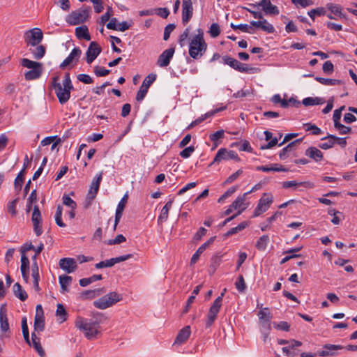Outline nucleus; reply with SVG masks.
<instances>
[{
  "mask_svg": "<svg viewBox=\"0 0 357 357\" xmlns=\"http://www.w3.org/2000/svg\"><path fill=\"white\" fill-rule=\"evenodd\" d=\"M93 316L96 318L94 321H87L82 317H77L75 321L76 327L83 331L86 337L89 340L96 338V335L100 333L99 324L101 320L98 317H102V314L97 312Z\"/></svg>",
  "mask_w": 357,
  "mask_h": 357,
  "instance_id": "f257e3e1",
  "label": "nucleus"
},
{
  "mask_svg": "<svg viewBox=\"0 0 357 357\" xmlns=\"http://www.w3.org/2000/svg\"><path fill=\"white\" fill-rule=\"evenodd\" d=\"M197 32L198 33L192 37L189 43V55L194 59H200L207 49L202 29H199Z\"/></svg>",
  "mask_w": 357,
  "mask_h": 357,
  "instance_id": "f03ea898",
  "label": "nucleus"
},
{
  "mask_svg": "<svg viewBox=\"0 0 357 357\" xmlns=\"http://www.w3.org/2000/svg\"><path fill=\"white\" fill-rule=\"evenodd\" d=\"M74 89L71 82L69 73L64 75L62 85H58L54 89V93L59 100L60 104L63 105L67 102L70 98V91Z\"/></svg>",
  "mask_w": 357,
  "mask_h": 357,
  "instance_id": "7ed1b4c3",
  "label": "nucleus"
},
{
  "mask_svg": "<svg viewBox=\"0 0 357 357\" xmlns=\"http://www.w3.org/2000/svg\"><path fill=\"white\" fill-rule=\"evenodd\" d=\"M90 8H81L68 15L66 21L70 25H76L84 22L89 17Z\"/></svg>",
  "mask_w": 357,
  "mask_h": 357,
  "instance_id": "20e7f679",
  "label": "nucleus"
},
{
  "mask_svg": "<svg viewBox=\"0 0 357 357\" xmlns=\"http://www.w3.org/2000/svg\"><path fill=\"white\" fill-rule=\"evenodd\" d=\"M43 38V33L39 28L31 29L24 33V41L31 46L38 45Z\"/></svg>",
  "mask_w": 357,
  "mask_h": 357,
  "instance_id": "39448f33",
  "label": "nucleus"
},
{
  "mask_svg": "<svg viewBox=\"0 0 357 357\" xmlns=\"http://www.w3.org/2000/svg\"><path fill=\"white\" fill-rule=\"evenodd\" d=\"M81 55L82 51L79 47L73 48L68 57L60 64L59 68L61 69H65L66 68H73L78 63Z\"/></svg>",
  "mask_w": 357,
  "mask_h": 357,
  "instance_id": "423d86ee",
  "label": "nucleus"
},
{
  "mask_svg": "<svg viewBox=\"0 0 357 357\" xmlns=\"http://www.w3.org/2000/svg\"><path fill=\"white\" fill-rule=\"evenodd\" d=\"M273 202V197L271 194L264 193L259 199L257 207L255 209L253 217H257L266 211Z\"/></svg>",
  "mask_w": 357,
  "mask_h": 357,
  "instance_id": "0eeeda50",
  "label": "nucleus"
},
{
  "mask_svg": "<svg viewBox=\"0 0 357 357\" xmlns=\"http://www.w3.org/2000/svg\"><path fill=\"white\" fill-rule=\"evenodd\" d=\"M102 173H100L97 175L91 184L90 189L86 197V208H88L91 204L92 201L95 199L98 193L102 180Z\"/></svg>",
  "mask_w": 357,
  "mask_h": 357,
  "instance_id": "6e6552de",
  "label": "nucleus"
},
{
  "mask_svg": "<svg viewBox=\"0 0 357 357\" xmlns=\"http://www.w3.org/2000/svg\"><path fill=\"white\" fill-rule=\"evenodd\" d=\"M155 79L156 75L155 74H149L147 77H145L139 88V90L136 95L137 101H142L148 92L149 86L153 83Z\"/></svg>",
  "mask_w": 357,
  "mask_h": 357,
  "instance_id": "1a4fd4ad",
  "label": "nucleus"
},
{
  "mask_svg": "<svg viewBox=\"0 0 357 357\" xmlns=\"http://www.w3.org/2000/svg\"><path fill=\"white\" fill-rule=\"evenodd\" d=\"M220 297H218L211 306L208 315L207 319L206 320V327L209 328L212 326L215 320L216 319L217 314L220 311V309L221 307L220 306Z\"/></svg>",
  "mask_w": 357,
  "mask_h": 357,
  "instance_id": "9d476101",
  "label": "nucleus"
},
{
  "mask_svg": "<svg viewBox=\"0 0 357 357\" xmlns=\"http://www.w3.org/2000/svg\"><path fill=\"white\" fill-rule=\"evenodd\" d=\"M231 159L237 161L240 160V158H238V155L234 151H228L226 149L222 148L218 150L211 165L215 162H219L223 160H227Z\"/></svg>",
  "mask_w": 357,
  "mask_h": 357,
  "instance_id": "9b49d317",
  "label": "nucleus"
},
{
  "mask_svg": "<svg viewBox=\"0 0 357 357\" xmlns=\"http://www.w3.org/2000/svg\"><path fill=\"white\" fill-rule=\"evenodd\" d=\"M31 220L33 226V231L37 236H39L43 233L41 227L42 218L41 213L38 206H35L32 213Z\"/></svg>",
  "mask_w": 357,
  "mask_h": 357,
  "instance_id": "f8f14e48",
  "label": "nucleus"
},
{
  "mask_svg": "<svg viewBox=\"0 0 357 357\" xmlns=\"http://www.w3.org/2000/svg\"><path fill=\"white\" fill-rule=\"evenodd\" d=\"M223 63L229 66L231 68L241 73H247L248 68L246 64L242 63L238 60L229 56H224L222 58Z\"/></svg>",
  "mask_w": 357,
  "mask_h": 357,
  "instance_id": "ddd939ff",
  "label": "nucleus"
},
{
  "mask_svg": "<svg viewBox=\"0 0 357 357\" xmlns=\"http://www.w3.org/2000/svg\"><path fill=\"white\" fill-rule=\"evenodd\" d=\"M344 347L341 345L326 344L323 346L321 350L317 351L319 356L331 357L337 354V351L342 349Z\"/></svg>",
  "mask_w": 357,
  "mask_h": 357,
  "instance_id": "4468645a",
  "label": "nucleus"
},
{
  "mask_svg": "<svg viewBox=\"0 0 357 357\" xmlns=\"http://www.w3.org/2000/svg\"><path fill=\"white\" fill-rule=\"evenodd\" d=\"M100 52L101 48L99 45L96 42H91L86 52L87 63L91 64L100 54Z\"/></svg>",
  "mask_w": 357,
  "mask_h": 357,
  "instance_id": "2eb2a0df",
  "label": "nucleus"
},
{
  "mask_svg": "<svg viewBox=\"0 0 357 357\" xmlns=\"http://www.w3.org/2000/svg\"><path fill=\"white\" fill-rule=\"evenodd\" d=\"M193 15V7L191 0H183L182 3V22L187 24Z\"/></svg>",
  "mask_w": 357,
  "mask_h": 357,
  "instance_id": "dca6fc26",
  "label": "nucleus"
},
{
  "mask_svg": "<svg viewBox=\"0 0 357 357\" xmlns=\"http://www.w3.org/2000/svg\"><path fill=\"white\" fill-rule=\"evenodd\" d=\"M59 264L60 268L67 273H73L77 268V262L73 258H62L59 260Z\"/></svg>",
  "mask_w": 357,
  "mask_h": 357,
  "instance_id": "f3484780",
  "label": "nucleus"
},
{
  "mask_svg": "<svg viewBox=\"0 0 357 357\" xmlns=\"http://www.w3.org/2000/svg\"><path fill=\"white\" fill-rule=\"evenodd\" d=\"M174 48H169L165 50L158 57L157 65L160 67H166L169 64L171 59L173 57Z\"/></svg>",
  "mask_w": 357,
  "mask_h": 357,
  "instance_id": "a211bd4d",
  "label": "nucleus"
},
{
  "mask_svg": "<svg viewBox=\"0 0 357 357\" xmlns=\"http://www.w3.org/2000/svg\"><path fill=\"white\" fill-rule=\"evenodd\" d=\"M128 194H125L117 205V208H116V213H115L114 230H116V227L122 217L123 211L126 204L128 202Z\"/></svg>",
  "mask_w": 357,
  "mask_h": 357,
  "instance_id": "6ab92c4d",
  "label": "nucleus"
},
{
  "mask_svg": "<svg viewBox=\"0 0 357 357\" xmlns=\"http://www.w3.org/2000/svg\"><path fill=\"white\" fill-rule=\"evenodd\" d=\"M327 8L333 13L335 16L332 15V14H328L327 17L331 20H335L336 17H338L340 19L346 18V15L342 13V8L339 5L333 4L332 3H329L326 5Z\"/></svg>",
  "mask_w": 357,
  "mask_h": 357,
  "instance_id": "aec40b11",
  "label": "nucleus"
},
{
  "mask_svg": "<svg viewBox=\"0 0 357 357\" xmlns=\"http://www.w3.org/2000/svg\"><path fill=\"white\" fill-rule=\"evenodd\" d=\"M250 24L252 26L259 28L264 31H266L268 33H272L275 31L274 26L268 22L267 20L265 19H263V20L259 21H252L250 22Z\"/></svg>",
  "mask_w": 357,
  "mask_h": 357,
  "instance_id": "412c9836",
  "label": "nucleus"
},
{
  "mask_svg": "<svg viewBox=\"0 0 357 357\" xmlns=\"http://www.w3.org/2000/svg\"><path fill=\"white\" fill-rule=\"evenodd\" d=\"M215 237L213 236V237H211V238H209L206 242H205L204 244H202L198 249L195 252V253L192 255V258H191V260H190V263L191 264H195L197 260L199 259V256L201 255V254H202L204 252V251L211 245L213 243V242L214 241Z\"/></svg>",
  "mask_w": 357,
  "mask_h": 357,
  "instance_id": "4be33fe9",
  "label": "nucleus"
},
{
  "mask_svg": "<svg viewBox=\"0 0 357 357\" xmlns=\"http://www.w3.org/2000/svg\"><path fill=\"white\" fill-rule=\"evenodd\" d=\"M190 333V327L189 326H185L178 332L174 344H181L185 342L189 338Z\"/></svg>",
  "mask_w": 357,
  "mask_h": 357,
  "instance_id": "5701e85b",
  "label": "nucleus"
},
{
  "mask_svg": "<svg viewBox=\"0 0 357 357\" xmlns=\"http://www.w3.org/2000/svg\"><path fill=\"white\" fill-rule=\"evenodd\" d=\"M299 186H303L305 188H312L314 187V185L310 181L297 182L296 181H289L282 183L284 188H297Z\"/></svg>",
  "mask_w": 357,
  "mask_h": 357,
  "instance_id": "b1692460",
  "label": "nucleus"
},
{
  "mask_svg": "<svg viewBox=\"0 0 357 357\" xmlns=\"http://www.w3.org/2000/svg\"><path fill=\"white\" fill-rule=\"evenodd\" d=\"M302 345V342L298 340H291L289 342V344L287 347H282V351L287 355L289 356H295L297 355V353L294 351H291L296 347H300Z\"/></svg>",
  "mask_w": 357,
  "mask_h": 357,
  "instance_id": "393cba45",
  "label": "nucleus"
},
{
  "mask_svg": "<svg viewBox=\"0 0 357 357\" xmlns=\"http://www.w3.org/2000/svg\"><path fill=\"white\" fill-rule=\"evenodd\" d=\"M305 154L313 159L316 162H319L323 159L322 152L316 147H310L306 151Z\"/></svg>",
  "mask_w": 357,
  "mask_h": 357,
  "instance_id": "a878e982",
  "label": "nucleus"
},
{
  "mask_svg": "<svg viewBox=\"0 0 357 357\" xmlns=\"http://www.w3.org/2000/svg\"><path fill=\"white\" fill-rule=\"evenodd\" d=\"M173 201L169 200L166 203L161 210L160 214L158 217V222L159 224H162L168 219L169 211L172 208Z\"/></svg>",
  "mask_w": 357,
  "mask_h": 357,
  "instance_id": "bb28decb",
  "label": "nucleus"
},
{
  "mask_svg": "<svg viewBox=\"0 0 357 357\" xmlns=\"http://www.w3.org/2000/svg\"><path fill=\"white\" fill-rule=\"evenodd\" d=\"M31 342L33 348L38 353L40 357H44L45 353L40 344V338L37 336L35 332H33L31 334Z\"/></svg>",
  "mask_w": 357,
  "mask_h": 357,
  "instance_id": "cd10ccee",
  "label": "nucleus"
},
{
  "mask_svg": "<svg viewBox=\"0 0 357 357\" xmlns=\"http://www.w3.org/2000/svg\"><path fill=\"white\" fill-rule=\"evenodd\" d=\"M0 328L3 332H8L9 331V324L7 318L6 310L3 307L0 309Z\"/></svg>",
  "mask_w": 357,
  "mask_h": 357,
  "instance_id": "c85d7f7f",
  "label": "nucleus"
},
{
  "mask_svg": "<svg viewBox=\"0 0 357 357\" xmlns=\"http://www.w3.org/2000/svg\"><path fill=\"white\" fill-rule=\"evenodd\" d=\"M43 69L41 67H38L34 69H31L24 74L26 80H33L39 78L42 75Z\"/></svg>",
  "mask_w": 357,
  "mask_h": 357,
  "instance_id": "c756f323",
  "label": "nucleus"
},
{
  "mask_svg": "<svg viewBox=\"0 0 357 357\" xmlns=\"http://www.w3.org/2000/svg\"><path fill=\"white\" fill-rule=\"evenodd\" d=\"M302 141V139H296L290 144H289L287 146L283 148V149L280 153V158L281 160L286 159L288 156V153L290 152L294 147H295L296 145L299 144Z\"/></svg>",
  "mask_w": 357,
  "mask_h": 357,
  "instance_id": "7c9ffc66",
  "label": "nucleus"
},
{
  "mask_svg": "<svg viewBox=\"0 0 357 357\" xmlns=\"http://www.w3.org/2000/svg\"><path fill=\"white\" fill-rule=\"evenodd\" d=\"M14 295L20 301H24L28 296L26 292L22 289V286L16 282L13 287Z\"/></svg>",
  "mask_w": 357,
  "mask_h": 357,
  "instance_id": "2f4dec72",
  "label": "nucleus"
},
{
  "mask_svg": "<svg viewBox=\"0 0 357 357\" xmlns=\"http://www.w3.org/2000/svg\"><path fill=\"white\" fill-rule=\"evenodd\" d=\"M256 169L258 171H263L265 172H287L288 169L282 167V165H279L278 164L273 165L272 167H268L267 166H257Z\"/></svg>",
  "mask_w": 357,
  "mask_h": 357,
  "instance_id": "473e14b6",
  "label": "nucleus"
},
{
  "mask_svg": "<svg viewBox=\"0 0 357 357\" xmlns=\"http://www.w3.org/2000/svg\"><path fill=\"white\" fill-rule=\"evenodd\" d=\"M72 277L66 275H60L59 278V284L61 288V292L64 293L68 291V287L71 284Z\"/></svg>",
  "mask_w": 357,
  "mask_h": 357,
  "instance_id": "72a5a7b5",
  "label": "nucleus"
},
{
  "mask_svg": "<svg viewBox=\"0 0 357 357\" xmlns=\"http://www.w3.org/2000/svg\"><path fill=\"white\" fill-rule=\"evenodd\" d=\"M75 34L78 38H83L86 40H90L91 36L87 26H82L75 29Z\"/></svg>",
  "mask_w": 357,
  "mask_h": 357,
  "instance_id": "f704fd0d",
  "label": "nucleus"
},
{
  "mask_svg": "<svg viewBox=\"0 0 357 357\" xmlns=\"http://www.w3.org/2000/svg\"><path fill=\"white\" fill-rule=\"evenodd\" d=\"M248 193H244L242 196H238L234 202L231 204V206L235 209L241 210L243 207H247V204H244Z\"/></svg>",
  "mask_w": 357,
  "mask_h": 357,
  "instance_id": "c9c22d12",
  "label": "nucleus"
},
{
  "mask_svg": "<svg viewBox=\"0 0 357 357\" xmlns=\"http://www.w3.org/2000/svg\"><path fill=\"white\" fill-rule=\"evenodd\" d=\"M106 297L109 307L112 306L117 302H119L122 300V296L121 294H119L116 291H112L106 294Z\"/></svg>",
  "mask_w": 357,
  "mask_h": 357,
  "instance_id": "e433bc0d",
  "label": "nucleus"
},
{
  "mask_svg": "<svg viewBox=\"0 0 357 357\" xmlns=\"http://www.w3.org/2000/svg\"><path fill=\"white\" fill-rule=\"evenodd\" d=\"M321 140H326V142H323L319 144V147L322 149H328L333 146L335 144L334 135H329L327 137H325L321 139Z\"/></svg>",
  "mask_w": 357,
  "mask_h": 357,
  "instance_id": "4c0bfd02",
  "label": "nucleus"
},
{
  "mask_svg": "<svg viewBox=\"0 0 357 357\" xmlns=\"http://www.w3.org/2000/svg\"><path fill=\"white\" fill-rule=\"evenodd\" d=\"M31 52L33 55L34 59H42L46 52L45 47L43 45H36V47L33 50H30Z\"/></svg>",
  "mask_w": 357,
  "mask_h": 357,
  "instance_id": "58836bf2",
  "label": "nucleus"
},
{
  "mask_svg": "<svg viewBox=\"0 0 357 357\" xmlns=\"http://www.w3.org/2000/svg\"><path fill=\"white\" fill-rule=\"evenodd\" d=\"M302 103L305 106H312V105H321L324 103V100L322 98H312L308 97L305 98L303 100Z\"/></svg>",
  "mask_w": 357,
  "mask_h": 357,
  "instance_id": "ea45409f",
  "label": "nucleus"
},
{
  "mask_svg": "<svg viewBox=\"0 0 357 357\" xmlns=\"http://www.w3.org/2000/svg\"><path fill=\"white\" fill-rule=\"evenodd\" d=\"M102 279V277L101 275H93L89 278H82L79 280V285L82 287H86L87 285L90 284L91 283L100 280Z\"/></svg>",
  "mask_w": 357,
  "mask_h": 357,
  "instance_id": "a19ab883",
  "label": "nucleus"
},
{
  "mask_svg": "<svg viewBox=\"0 0 357 357\" xmlns=\"http://www.w3.org/2000/svg\"><path fill=\"white\" fill-rule=\"evenodd\" d=\"M45 329V318L44 317H35L34 319V331L42 332Z\"/></svg>",
  "mask_w": 357,
  "mask_h": 357,
  "instance_id": "79ce46f5",
  "label": "nucleus"
},
{
  "mask_svg": "<svg viewBox=\"0 0 357 357\" xmlns=\"http://www.w3.org/2000/svg\"><path fill=\"white\" fill-rule=\"evenodd\" d=\"M106 295L102 296L99 299L93 302V305L98 309L105 310L109 307V303H107Z\"/></svg>",
  "mask_w": 357,
  "mask_h": 357,
  "instance_id": "37998d69",
  "label": "nucleus"
},
{
  "mask_svg": "<svg viewBox=\"0 0 357 357\" xmlns=\"http://www.w3.org/2000/svg\"><path fill=\"white\" fill-rule=\"evenodd\" d=\"M315 80H317L321 84L327 85V86H333V85L340 84L341 83V81L339 79L324 78V77H316Z\"/></svg>",
  "mask_w": 357,
  "mask_h": 357,
  "instance_id": "c03bdc74",
  "label": "nucleus"
},
{
  "mask_svg": "<svg viewBox=\"0 0 357 357\" xmlns=\"http://www.w3.org/2000/svg\"><path fill=\"white\" fill-rule=\"evenodd\" d=\"M20 63L22 66L29 69H34L42 66V63L29 60L28 59H22Z\"/></svg>",
  "mask_w": 357,
  "mask_h": 357,
  "instance_id": "a18cd8bd",
  "label": "nucleus"
},
{
  "mask_svg": "<svg viewBox=\"0 0 357 357\" xmlns=\"http://www.w3.org/2000/svg\"><path fill=\"white\" fill-rule=\"evenodd\" d=\"M269 242V237L268 235H263L258 240L256 247L259 250H264L266 248L268 243Z\"/></svg>",
  "mask_w": 357,
  "mask_h": 357,
  "instance_id": "49530a36",
  "label": "nucleus"
},
{
  "mask_svg": "<svg viewBox=\"0 0 357 357\" xmlns=\"http://www.w3.org/2000/svg\"><path fill=\"white\" fill-rule=\"evenodd\" d=\"M22 333L24 338L25 342L31 345V341L29 340V329L27 326L26 323V318L23 317L22 320Z\"/></svg>",
  "mask_w": 357,
  "mask_h": 357,
  "instance_id": "de8ad7c7",
  "label": "nucleus"
},
{
  "mask_svg": "<svg viewBox=\"0 0 357 357\" xmlns=\"http://www.w3.org/2000/svg\"><path fill=\"white\" fill-rule=\"evenodd\" d=\"M248 226V223L246 222H241L238 226L231 228L229 229L225 234V236H229L233 234L238 233V231H242Z\"/></svg>",
  "mask_w": 357,
  "mask_h": 357,
  "instance_id": "09e8293b",
  "label": "nucleus"
},
{
  "mask_svg": "<svg viewBox=\"0 0 357 357\" xmlns=\"http://www.w3.org/2000/svg\"><path fill=\"white\" fill-rule=\"evenodd\" d=\"M56 314L59 317L62 322L66 320L67 312L62 304L59 303L57 305Z\"/></svg>",
  "mask_w": 357,
  "mask_h": 357,
  "instance_id": "8fccbe9b",
  "label": "nucleus"
},
{
  "mask_svg": "<svg viewBox=\"0 0 357 357\" xmlns=\"http://www.w3.org/2000/svg\"><path fill=\"white\" fill-rule=\"evenodd\" d=\"M231 27L234 30L239 29L243 32L250 33H252L251 26L246 24H240L238 25H235L234 24L231 23Z\"/></svg>",
  "mask_w": 357,
  "mask_h": 357,
  "instance_id": "3c124183",
  "label": "nucleus"
},
{
  "mask_svg": "<svg viewBox=\"0 0 357 357\" xmlns=\"http://www.w3.org/2000/svg\"><path fill=\"white\" fill-rule=\"evenodd\" d=\"M63 204L68 207H70L71 209H75L77 207L76 202L72 199L68 195H63L62 197Z\"/></svg>",
  "mask_w": 357,
  "mask_h": 357,
  "instance_id": "603ef678",
  "label": "nucleus"
},
{
  "mask_svg": "<svg viewBox=\"0 0 357 357\" xmlns=\"http://www.w3.org/2000/svg\"><path fill=\"white\" fill-rule=\"evenodd\" d=\"M326 14V10L323 7H319L315 9H312L308 12V15L314 20L315 15H324Z\"/></svg>",
  "mask_w": 357,
  "mask_h": 357,
  "instance_id": "864d4df0",
  "label": "nucleus"
},
{
  "mask_svg": "<svg viewBox=\"0 0 357 357\" xmlns=\"http://www.w3.org/2000/svg\"><path fill=\"white\" fill-rule=\"evenodd\" d=\"M236 288L240 292H243L246 289V284L243 275H239L235 283Z\"/></svg>",
  "mask_w": 357,
  "mask_h": 357,
  "instance_id": "5fc2aeb1",
  "label": "nucleus"
},
{
  "mask_svg": "<svg viewBox=\"0 0 357 357\" xmlns=\"http://www.w3.org/2000/svg\"><path fill=\"white\" fill-rule=\"evenodd\" d=\"M208 33L212 38L218 37L220 33L219 25L217 23H213L209 28Z\"/></svg>",
  "mask_w": 357,
  "mask_h": 357,
  "instance_id": "6e6d98bb",
  "label": "nucleus"
},
{
  "mask_svg": "<svg viewBox=\"0 0 357 357\" xmlns=\"http://www.w3.org/2000/svg\"><path fill=\"white\" fill-rule=\"evenodd\" d=\"M93 72L96 76L103 77L107 75L110 73V70L105 69L103 67L96 66L93 68Z\"/></svg>",
  "mask_w": 357,
  "mask_h": 357,
  "instance_id": "4d7b16f0",
  "label": "nucleus"
},
{
  "mask_svg": "<svg viewBox=\"0 0 357 357\" xmlns=\"http://www.w3.org/2000/svg\"><path fill=\"white\" fill-rule=\"evenodd\" d=\"M258 315L259 317L260 320L264 319L266 320V324H269L271 319V316L270 312H268V308L266 307L264 310L259 311Z\"/></svg>",
  "mask_w": 357,
  "mask_h": 357,
  "instance_id": "13d9d810",
  "label": "nucleus"
},
{
  "mask_svg": "<svg viewBox=\"0 0 357 357\" xmlns=\"http://www.w3.org/2000/svg\"><path fill=\"white\" fill-rule=\"evenodd\" d=\"M190 32V27H187L185 31L180 35L178 38V43L181 45V47H183L185 45V41L188 38L189 34Z\"/></svg>",
  "mask_w": 357,
  "mask_h": 357,
  "instance_id": "bf43d9fd",
  "label": "nucleus"
},
{
  "mask_svg": "<svg viewBox=\"0 0 357 357\" xmlns=\"http://www.w3.org/2000/svg\"><path fill=\"white\" fill-rule=\"evenodd\" d=\"M126 241V237L122 234L117 235L115 238L108 240L106 243L107 245H115V244H120L123 242H125Z\"/></svg>",
  "mask_w": 357,
  "mask_h": 357,
  "instance_id": "052dcab7",
  "label": "nucleus"
},
{
  "mask_svg": "<svg viewBox=\"0 0 357 357\" xmlns=\"http://www.w3.org/2000/svg\"><path fill=\"white\" fill-rule=\"evenodd\" d=\"M24 169H23L17 175L15 180V188H19L20 190L22 188V185L24 181Z\"/></svg>",
  "mask_w": 357,
  "mask_h": 357,
  "instance_id": "680f3d73",
  "label": "nucleus"
},
{
  "mask_svg": "<svg viewBox=\"0 0 357 357\" xmlns=\"http://www.w3.org/2000/svg\"><path fill=\"white\" fill-rule=\"evenodd\" d=\"M114 265V262L113 260V258L106 260V261H102L95 265V267L96 268H102L105 267H112Z\"/></svg>",
  "mask_w": 357,
  "mask_h": 357,
  "instance_id": "e2e57ef3",
  "label": "nucleus"
},
{
  "mask_svg": "<svg viewBox=\"0 0 357 357\" xmlns=\"http://www.w3.org/2000/svg\"><path fill=\"white\" fill-rule=\"evenodd\" d=\"M243 174L242 169L237 170L235 173L230 175L224 182V184H229L234 182L236 179L238 178L239 176H241Z\"/></svg>",
  "mask_w": 357,
  "mask_h": 357,
  "instance_id": "0e129e2a",
  "label": "nucleus"
},
{
  "mask_svg": "<svg viewBox=\"0 0 357 357\" xmlns=\"http://www.w3.org/2000/svg\"><path fill=\"white\" fill-rule=\"evenodd\" d=\"M237 190L236 186H233L230 188H229L218 200V202H222L224 199L228 198L229 196H231L233 193H234Z\"/></svg>",
  "mask_w": 357,
  "mask_h": 357,
  "instance_id": "69168bd1",
  "label": "nucleus"
},
{
  "mask_svg": "<svg viewBox=\"0 0 357 357\" xmlns=\"http://www.w3.org/2000/svg\"><path fill=\"white\" fill-rule=\"evenodd\" d=\"M195 148L192 146H188L185 149H184L183 151L180 152V156L183 158H189L191 154L194 152Z\"/></svg>",
  "mask_w": 357,
  "mask_h": 357,
  "instance_id": "338daca9",
  "label": "nucleus"
},
{
  "mask_svg": "<svg viewBox=\"0 0 357 357\" xmlns=\"http://www.w3.org/2000/svg\"><path fill=\"white\" fill-rule=\"evenodd\" d=\"M175 29V25L174 24H169L166 26L164 31V36L163 39L165 40H167L169 38L171 33L174 31Z\"/></svg>",
  "mask_w": 357,
  "mask_h": 357,
  "instance_id": "774afa93",
  "label": "nucleus"
}]
</instances>
